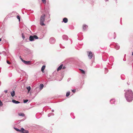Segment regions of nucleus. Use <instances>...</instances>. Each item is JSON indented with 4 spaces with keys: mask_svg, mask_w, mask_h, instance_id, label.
<instances>
[{
    "mask_svg": "<svg viewBox=\"0 0 133 133\" xmlns=\"http://www.w3.org/2000/svg\"><path fill=\"white\" fill-rule=\"evenodd\" d=\"M125 97L127 101L130 102L133 100V92L131 90L128 89L125 91L124 94Z\"/></svg>",
    "mask_w": 133,
    "mask_h": 133,
    "instance_id": "f257e3e1",
    "label": "nucleus"
},
{
    "mask_svg": "<svg viewBox=\"0 0 133 133\" xmlns=\"http://www.w3.org/2000/svg\"><path fill=\"white\" fill-rule=\"evenodd\" d=\"M45 17V15L43 14L40 17L39 22L40 25L42 26L45 25V24L44 23Z\"/></svg>",
    "mask_w": 133,
    "mask_h": 133,
    "instance_id": "f03ea898",
    "label": "nucleus"
},
{
    "mask_svg": "<svg viewBox=\"0 0 133 133\" xmlns=\"http://www.w3.org/2000/svg\"><path fill=\"white\" fill-rule=\"evenodd\" d=\"M38 39V37L37 36L35 35L33 36H30L29 38V40L31 41H34V39Z\"/></svg>",
    "mask_w": 133,
    "mask_h": 133,
    "instance_id": "7ed1b4c3",
    "label": "nucleus"
},
{
    "mask_svg": "<svg viewBox=\"0 0 133 133\" xmlns=\"http://www.w3.org/2000/svg\"><path fill=\"white\" fill-rule=\"evenodd\" d=\"M56 42V40L54 37L50 38L49 39L50 43L51 44H54Z\"/></svg>",
    "mask_w": 133,
    "mask_h": 133,
    "instance_id": "20e7f679",
    "label": "nucleus"
},
{
    "mask_svg": "<svg viewBox=\"0 0 133 133\" xmlns=\"http://www.w3.org/2000/svg\"><path fill=\"white\" fill-rule=\"evenodd\" d=\"M88 56L90 59H91L92 57V53L91 51L89 52L88 53Z\"/></svg>",
    "mask_w": 133,
    "mask_h": 133,
    "instance_id": "39448f33",
    "label": "nucleus"
},
{
    "mask_svg": "<svg viewBox=\"0 0 133 133\" xmlns=\"http://www.w3.org/2000/svg\"><path fill=\"white\" fill-rule=\"evenodd\" d=\"M21 131L22 133H28L29 131L28 130H25L23 128H21Z\"/></svg>",
    "mask_w": 133,
    "mask_h": 133,
    "instance_id": "423d86ee",
    "label": "nucleus"
},
{
    "mask_svg": "<svg viewBox=\"0 0 133 133\" xmlns=\"http://www.w3.org/2000/svg\"><path fill=\"white\" fill-rule=\"evenodd\" d=\"M62 38L63 39L65 40H67L68 39V37L66 35H64L62 36Z\"/></svg>",
    "mask_w": 133,
    "mask_h": 133,
    "instance_id": "0eeeda50",
    "label": "nucleus"
},
{
    "mask_svg": "<svg viewBox=\"0 0 133 133\" xmlns=\"http://www.w3.org/2000/svg\"><path fill=\"white\" fill-rule=\"evenodd\" d=\"M115 44L114 45L115 48L116 50H118L119 49V48L120 46L119 45H118V44L117 43H115Z\"/></svg>",
    "mask_w": 133,
    "mask_h": 133,
    "instance_id": "6e6552de",
    "label": "nucleus"
},
{
    "mask_svg": "<svg viewBox=\"0 0 133 133\" xmlns=\"http://www.w3.org/2000/svg\"><path fill=\"white\" fill-rule=\"evenodd\" d=\"M22 62L25 64L26 65H29L30 64V61H26L25 60L22 61Z\"/></svg>",
    "mask_w": 133,
    "mask_h": 133,
    "instance_id": "1a4fd4ad",
    "label": "nucleus"
},
{
    "mask_svg": "<svg viewBox=\"0 0 133 133\" xmlns=\"http://www.w3.org/2000/svg\"><path fill=\"white\" fill-rule=\"evenodd\" d=\"M88 27V26L86 25H83V30L84 31H85L86 30V29H87Z\"/></svg>",
    "mask_w": 133,
    "mask_h": 133,
    "instance_id": "9d476101",
    "label": "nucleus"
},
{
    "mask_svg": "<svg viewBox=\"0 0 133 133\" xmlns=\"http://www.w3.org/2000/svg\"><path fill=\"white\" fill-rule=\"evenodd\" d=\"M109 60L110 62H113L114 61V57L112 56H110L109 58Z\"/></svg>",
    "mask_w": 133,
    "mask_h": 133,
    "instance_id": "9b49d317",
    "label": "nucleus"
},
{
    "mask_svg": "<svg viewBox=\"0 0 133 133\" xmlns=\"http://www.w3.org/2000/svg\"><path fill=\"white\" fill-rule=\"evenodd\" d=\"M63 66V65L62 64H61L57 68V71H59L60 70H61Z\"/></svg>",
    "mask_w": 133,
    "mask_h": 133,
    "instance_id": "f8f14e48",
    "label": "nucleus"
},
{
    "mask_svg": "<svg viewBox=\"0 0 133 133\" xmlns=\"http://www.w3.org/2000/svg\"><path fill=\"white\" fill-rule=\"evenodd\" d=\"M12 102L13 103H15V104H18L20 103V102L18 101H16L15 100H12Z\"/></svg>",
    "mask_w": 133,
    "mask_h": 133,
    "instance_id": "ddd939ff",
    "label": "nucleus"
},
{
    "mask_svg": "<svg viewBox=\"0 0 133 133\" xmlns=\"http://www.w3.org/2000/svg\"><path fill=\"white\" fill-rule=\"evenodd\" d=\"M68 21V19L67 18H64L63 19V22H64V23H66Z\"/></svg>",
    "mask_w": 133,
    "mask_h": 133,
    "instance_id": "4468645a",
    "label": "nucleus"
},
{
    "mask_svg": "<svg viewBox=\"0 0 133 133\" xmlns=\"http://www.w3.org/2000/svg\"><path fill=\"white\" fill-rule=\"evenodd\" d=\"M45 66L44 65H43L41 69V70L42 72H44V69L45 68Z\"/></svg>",
    "mask_w": 133,
    "mask_h": 133,
    "instance_id": "2eb2a0df",
    "label": "nucleus"
},
{
    "mask_svg": "<svg viewBox=\"0 0 133 133\" xmlns=\"http://www.w3.org/2000/svg\"><path fill=\"white\" fill-rule=\"evenodd\" d=\"M115 101L114 99H112L110 100V102L111 104H114Z\"/></svg>",
    "mask_w": 133,
    "mask_h": 133,
    "instance_id": "dca6fc26",
    "label": "nucleus"
},
{
    "mask_svg": "<svg viewBox=\"0 0 133 133\" xmlns=\"http://www.w3.org/2000/svg\"><path fill=\"white\" fill-rule=\"evenodd\" d=\"M11 95L12 97H14L15 95V92L14 90L13 91L11 92Z\"/></svg>",
    "mask_w": 133,
    "mask_h": 133,
    "instance_id": "f3484780",
    "label": "nucleus"
},
{
    "mask_svg": "<svg viewBox=\"0 0 133 133\" xmlns=\"http://www.w3.org/2000/svg\"><path fill=\"white\" fill-rule=\"evenodd\" d=\"M18 115L20 116H24L25 114L23 113H20L18 114Z\"/></svg>",
    "mask_w": 133,
    "mask_h": 133,
    "instance_id": "a211bd4d",
    "label": "nucleus"
},
{
    "mask_svg": "<svg viewBox=\"0 0 133 133\" xmlns=\"http://www.w3.org/2000/svg\"><path fill=\"white\" fill-rule=\"evenodd\" d=\"M44 87V85L43 84H41L40 85V89L41 90L43 89Z\"/></svg>",
    "mask_w": 133,
    "mask_h": 133,
    "instance_id": "6ab92c4d",
    "label": "nucleus"
},
{
    "mask_svg": "<svg viewBox=\"0 0 133 133\" xmlns=\"http://www.w3.org/2000/svg\"><path fill=\"white\" fill-rule=\"evenodd\" d=\"M79 70H80L81 72V73L83 74H85V72L84 71V70H83L79 69Z\"/></svg>",
    "mask_w": 133,
    "mask_h": 133,
    "instance_id": "aec40b11",
    "label": "nucleus"
},
{
    "mask_svg": "<svg viewBox=\"0 0 133 133\" xmlns=\"http://www.w3.org/2000/svg\"><path fill=\"white\" fill-rule=\"evenodd\" d=\"M14 129L16 131H20V132H21V130H22L21 129V130H20V129H18V128H14Z\"/></svg>",
    "mask_w": 133,
    "mask_h": 133,
    "instance_id": "412c9836",
    "label": "nucleus"
},
{
    "mask_svg": "<svg viewBox=\"0 0 133 133\" xmlns=\"http://www.w3.org/2000/svg\"><path fill=\"white\" fill-rule=\"evenodd\" d=\"M54 115V114L53 113H51L48 114V117H49L51 115Z\"/></svg>",
    "mask_w": 133,
    "mask_h": 133,
    "instance_id": "4be33fe9",
    "label": "nucleus"
},
{
    "mask_svg": "<svg viewBox=\"0 0 133 133\" xmlns=\"http://www.w3.org/2000/svg\"><path fill=\"white\" fill-rule=\"evenodd\" d=\"M27 89L28 92H29L31 89V87L30 86L28 87H27Z\"/></svg>",
    "mask_w": 133,
    "mask_h": 133,
    "instance_id": "5701e85b",
    "label": "nucleus"
},
{
    "mask_svg": "<svg viewBox=\"0 0 133 133\" xmlns=\"http://www.w3.org/2000/svg\"><path fill=\"white\" fill-rule=\"evenodd\" d=\"M70 92H67L66 94V97L68 96H69L70 95Z\"/></svg>",
    "mask_w": 133,
    "mask_h": 133,
    "instance_id": "b1692460",
    "label": "nucleus"
},
{
    "mask_svg": "<svg viewBox=\"0 0 133 133\" xmlns=\"http://www.w3.org/2000/svg\"><path fill=\"white\" fill-rule=\"evenodd\" d=\"M105 73H107L108 72V70L106 68H105Z\"/></svg>",
    "mask_w": 133,
    "mask_h": 133,
    "instance_id": "393cba45",
    "label": "nucleus"
},
{
    "mask_svg": "<svg viewBox=\"0 0 133 133\" xmlns=\"http://www.w3.org/2000/svg\"><path fill=\"white\" fill-rule=\"evenodd\" d=\"M28 101V99H25L24 100H23V102L24 103H26Z\"/></svg>",
    "mask_w": 133,
    "mask_h": 133,
    "instance_id": "a878e982",
    "label": "nucleus"
},
{
    "mask_svg": "<svg viewBox=\"0 0 133 133\" xmlns=\"http://www.w3.org/2000/svg\"><path fill=\"white\" fill-rule=\"evenodd\" d=\"M22 37L23 39H24L25 38V36L24 35V34L23 33H22Z\"/></svg>",
    "mask_w": 133,
    "mask_h": 133,
    "instance_id": "bb28decb",
    "label": "nucleus"
},
{
    "mask_svg": "<svg viewBox=\"0 0 133 133\" xmlns=\"http://www.w3.org/2000/svg\"><path fill=\"white\" fill-rule=\"evenodd\" d=\"M17 19H19V21L20 20V17L19 16L17 15Z\"/></svg>",
    "mask_w": 133,
    "mask_h": 133,
    "instance_id": "cd10ccee",
    "label": "nucleus"
},
{
    "mask_svg": "<svg viewBox=\"0 0 133 133\" xmlns=\"http://www.w3.org/2000/svg\"><path fill=\"white\" fill-rule=\"evenodd\" d=\"M42 2L44 3V4H45L46 3V0H42Z\"/></svg>",
    "mask_w": 133,
    "mask_h": 133,
    "instance_id": "c85d7f7f",
    "label": "nucleus"
},
{
    "mask_svg": "<svg viewBox=\"0 0 133 133\" xmlns=\"http://www.w3.org/2000/svg\"><path fill=\"white\" fill-rule=\"evenodd\" d=\"M59 45H60V47L61 48H64V47L61 44H60Z\"/></svg>",
    "mask_w": 133,
    "mask_h": 133,
    "instance_id": "c756f323",
    "label": "nucleus"
},
{
    "mask_svg": "<svg viewBox=\"0 0 133 133\" xmlns=\"http://www.w3.org/2000/svg\"><path fill=\"white\" fill-rule=\"evenodd\" d=\"M3 105L2 102L0 100V106H2Z\"/></svg>",
    "mask_w": 133,
    "mask_h": 133,
    "instance_id": "7c9ffc66",
    "label": "nucleus"
},
{
    "mask_svg": "<svg viewBox=\"0 0 133 133\" xmlns=\"http://www.w3.org/2000/svg\"><path fill=\"white\" fill-rule=\"evenodd\" d=\"M6 62L8 64H11V63L9 62L8 61H7Z\"/></svg>",
    "mask_w": 133,
    "mask_h": 133,
    "instance_id": "2f4dec72",
    "label": "nucleus"
},
{
    "mask_svg": "<svg viewBox=\"0 0 133 133\" xmlns=\"http://www.w3.org/2000/svg\"><path fill=\"white\" fill-rule=\"evenodd\" d=\"M72 91L73 92H75L76 91V90L75 89L72 90Z\"/></svg>",
    "mask_w": 133,
    "mask_h": 133,
    "instance_id": "473e14b6",
    "label": "nucleus"
},
{
    "mask_svg": "<svg viewBox=\"0 0 133 133\" xmlns=\"http://www.w3.org/2000/svg\"><path fill=\"white\" fill-rule=\"evenodd\" d=\"M7 91H8L7 90H4V92L5 93H6L7 92Z\"/></svg>",
    "mask_w": 133,
    "mask_h": 133,
    "instance_id": "72a5a7b5",
    "label": "nucleus"
},
{
    "mask_svg": "<svg viewBox=\"0 0 133 133\" xmlns=\"http://www.w3.org/2000/svg\"><path fill=\"white\" fill-rule=\"evenodd\" d=\"M114 34L115 35V36L114 37V39H115V38L116 37V34H115V32H114Z\"/></svg>",
    "mask_w": 133,
    "mask_h": 133,
    "instance_id": "f704fd0d",
    "label": "nucleus"
},
{
    "mask_svg": "<svg viewBox=\"0 0 133 133\" xmlns=\"http://www.w3.org/2000/svg\"><path fill=\"white\" fill-rule=\"evenodd\" d=\"M20 58L21 59V61H24V60H23L22 59V58H21V56H20Z\"/></svg>",
    "mask_w": 133,
    "mask_h": 133,
    "instance_id": "c9c22d12",
    "label": "nucleus"
},
{
    "mask_svg": "<svg viewBox=\"0 0 133 133\" xmlns=\"http://www.w3.org/2000/svg\"><path fill=\"white\" fill-rule=\"evenodd\" d=\"M65 66H64L63 67V69H65Z\"/></svg>",
    "mask_w": 133,
    "mask_h": 133,
    "instance_id": "e433bc0d",
    "label": "nucleus"
},
{
    "mask_svg": "<svg viewBox=\"0 0 133 133\" xmlns=\"http://www.w3.org/2000/svg\"><path fill=\"white\" fill-rule=\"evenodd\" d=\"M51 111L52 112H54V110L52 109V110Z\"/></svg>",
    "mask_w": 133,
    "mask_h": 133,
    "instance_id": "4c0bfd02",
    "label": "nucleus"
},
{
    "mask_svg": "<svg viewBox=\"0 0 133 133\" xmlns=\"http://www.w3.org/2000/svg\"><path fill=\"white\" fill-rule=\"evenodd\" d=\"M2 52L3 53H4V54H6L5 52H4V51H3Z\"/></svg>",
    "mask_w": 133,
    "mask_h": 133,
    "instance_id": "58836bf2",
    "label": "nucleus"
},
{
    "mask_svg": "<svg viewBox=\"0 0 133 133\" xmlns=\"http://www.w3.org/2000/svg\"><path fill=\"white\" fill-rule=\"evenodd\" d=\"M1 82L0 81V86L1 85Z\"/></svg>",
    "mask_w": 133,
    "mask_h": 133,
    "instance_id": "ea45409f",
    "label": "nucleus"
},
{
    "mask_svg": "<svg viewBox=\"0 0 133 133\" xmlns=\"http://www.w3.org/2000/svg\"><path fill=\"white\" fill-rule=\"evenodd\" d=\"M132 55H133V51L132 52Z\"/></svg>",
    "mask_w": 133,
    "mask_h": 133,
    "instance_id": "a19ab883",
    "label": "nucleus"
},
{
    "mask_svg": "<svg viewBox=\"0 0 133 133\" xmlns=\"http://www.w3.org/2000/svg\"><path fill=\"white\" fill-rule=\"evenodd\" d=\"M2 54V53L1 52H0V54Z\"/></svg>",
    "mask_w": 133,
    "mask_h": 133,
    "instance_id": "79ce46f5",
    "label": "nucleus"
},
{
    "mask_svg": "<svg viewBox=\"0 0 133 133\" xmlns=\"http://www.w3.org/2000/svg\"><path fill=\"white\" fill-rule=\"evenodd\" d=\"M70 79H69H69H68V81H69V80Z\"/></svg>",
    "mask_w": 133,
    "mask_h": 133,
    "instance_id": "37998d69",
    "label": "nucleus"
},
{
    "mask_svg": "<svg viewBox=\"0 0 133 133\" xmlns=\"http://www.w3.org/2000/svg\"><path fill=\"white\" fill-rule=\"evenodd\" d=\"M1 41V38H0V42Z\"/></svg>",
    "mask_w": 133,
    "mask_h": 133,
    "instance_id": "c03bdc74",
    "label": "nucleus"
},
{
    "mask_svg": "<svg viewBox=\"0 0 133 133\" xmlns=\"http://www.w3.org/2000/svg\"><path fill=\"white\" fill-rule=\"evenodd\" d=\"M1 56H0V60H1Z\"/></svg>",
    "mask_w": 133,
    "mask_h": 133,
    "instance_id": "a18cd8bd",
    "label": "nucleus"
},
{
    "mask_svg": "<svg viewBox=\"0 0 133 133\" xmlns=\"http://www.w3.org/2000/svg\"><path fill=\"white\" fill-rule=\"evenodd\" d=\"M127 84H128V85H129V83H128V82H127Z\"/></svg>",
    "mask_w": 133,
    "mask_h": 133,
    "instance_id": "49530a36",
    "label": "nucleus"
},
{
    "mask_svg": "<svg viewBox=\"0 0 133 133\" xmlns=\"http://www.w3.org/2000/svg\"><path fill=\"white\" fill-rule=\"evenodd\" d=\"M105 1H108V0H105Z\"/></svg>",
    "mask_w": 133,
    "mask_h": 133,
    "instance_id": "de8ad7c7",
    "label": "nucleus"
}]
</instances>
